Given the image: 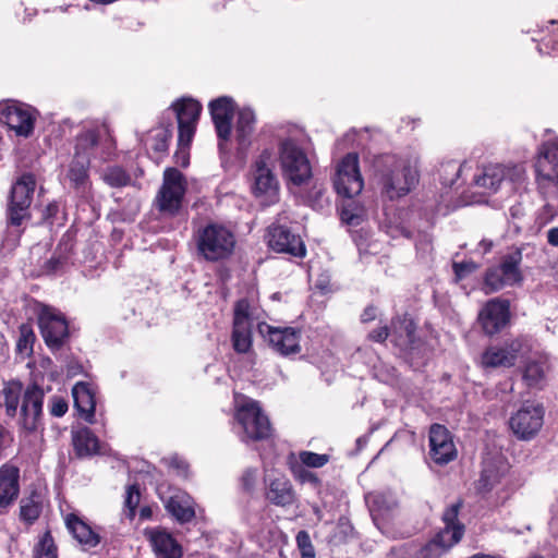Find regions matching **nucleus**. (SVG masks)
<instances>
[{
  "label": "nucleus",
  "mask_w": 558,
  "mask_h": 558,
  "mask_svg": "<svg viewBox=\"0 0 558 558\" xmlns=\"http://www.w3.org/2000/svg\"><path fill=\"white\" fill-rule=\"evenodd\" d=\"M418 179L416 161L395 155L383 157L376 172L380 194L389 201L407 196L416 186Z\"/></svg>",
  "instance_id": "f257e3e1"
},
{
  "label": "nucleus",
  "mask_w": 558,
  "mask_h": 558,
  "mask_svg": "<svg viewBox=\"0 0 558 558\" xmlns=\"http://www.w3.org/2000/svg\"><path fill=\"white\" fill-rule=\"evenodd\" d=\"M526 181L527 174L523 163H490L484 166L473 179L474 185L487 194H495L502 189L514 193L524 187Z\"/></svg>",
  "instance_id": "f03ea898"
},
{
  "label": "nucleus",
  "mask_w": 558,
  "mask_h": 558,
  "mask_svg": "<svg viewBox=\"0 0 558 558\" xmlns=\"http://www.w3.org/2000/svg\"><path fill=\"white\" fill-rule=\"evenodd\" d=\"M198 254L209 262L228 258L234 250L235 236L225 226L209 223L196 234Z\"/></svg>",
  "instance_id": "7ed1b4c3"
},
{
  "label": "nucleus",
  "mask_w": 558,
  "mask_h": 558,
  "mask_svg": "<svg viewBox=\"0 0 558 558\" xmlns=\"http://www.w3.org/2000/svg\"><path fill=\"white\" fill-rule=\"evenodd\" d=\"M279 181L274 173V159L269 150H264L252 167V192L264 206L279 201Z\"/></svg>",
  "instance_id": "20e7f679"
},
{
  "label": "nucleus",
  "mask_w": 558,
  "mask_h": 558,
  "mask_svg": "<svg viewBox=\"0 0 558 558\" xmlns=\"http://www.w3.org/2000/svg\"><path fill=\"white\" fill-rule=\"evenodd\" d=\"M282 175L294 185L305 184L312 177V167L306 154L292 140H284L279 146Z\"/></svg>",
  "instance_id": "39448f33"
},
{
  "label": "nucleus",
  "mask_w": 558,
  "mask_h": 558,
  "mask_svg": "<svg viewBox=\"0 0 558 558\" xmlns=\"http://www.w3.org/2000/svg\"><path fill=\"white\" fill-rule=\"evenodd\" d=\"M522 263L521 250H514L501 257L498 266L487 269L484 279L485 293H493L506 286H514L523 280L520 269Z\"/></svg>",
  "instance_id": "423d86ee"
},
{
  "label": "nucleus",
  "mask_w": 558,
  "mask_h": 558,
  "mask_svg": "<svg viewBox=\"0 0 558 558\" xmlns=\"http://www.w3.org/2000/svg\"><path fill=\"white\" fill-rule=\"evenodd\" d=\"M36 186L35 177L23 174L12 186L8 206V222L10 227H20L31 218L29 206Z\"/></svg>",
  "instance_id": "0eeeda50"
},
{
  "label": "nucleus",
  "mask_w": 558,
  "mask_h": 558,
  "mask_svg": "<svg viewBox=\"0 0 558 558\" xmlns=\"http://www.w3.org/2000/svg\"><path fill=\"white\" fill-rule=\"evenodd\" d=\"M235 418L243 429V441L266 439L271 434L269 420L256 401L250 400L241 404L236 409Z\"/></svg>",
  "instance_id": "6e6552de"
},
{
  "label": "nucleus",
  "mask_w": 558,
  "mask_h": 558,
  "mask_svg": "<svg viewBox=\"0 0 558 558\" xmlns=\"http://www.w3.org/2000/svg\"><path fill=\"white\" fill-rule=\"evenodd\" d=\"M535 182L537 189L544 191L551 185H558V138L541 145L534 162Z\"/></svg>",
  "instance_id": "1a4fd4ad"
},
{
  "label": "nucleus",
  "mask_w": 558,
  "mask_h": 558,
  "mask_svg": "<svg viewBox=\"0 0 558 558\" xmlns=\"http://www.w3.org/2000/svg\"><path fill=\"white\" fill-rule=\"evenodd\" d=\"M333 185L337 193L347 198H352L362 192L364 181L356 154L350 153L340 160L336 169Z\"/></svg>",
  "instance_id": "9d476101"
},
{
  "label": "nucleus",
  "mask_w": 558,
  "mask_h": 558,
  "mask_svg": "<svg viewBox=\"0 0 558 558\" xmlns=\"http://www.w3.org/2000/svg\"><path fill=\"white\" fill-rule=\"evenodd\" d=\"M544 408L539 403L526 402L511 415L509 426L520 440H531L541 430L544 423Z\"/></svg>",
  "instance_id": "9b49d317"
},
{
  "label": "nucleus",
  "mask_w": 558,
  "mask_h": 558,
  "mask_svg": "<svg viewBox=\"0 0 558 558\" xmlns=\"http://www.w3.org/2000/svg\"><path fill=\"white\" fill-rule=\"evenodd\" d=\"M0 122L16 136L29 137L35 128L36 111L27 105L8 101L0 106Z\"/></svg>",
  "instance_id": "f8f14e48"
},
{
  "label": "nucleus",
  "mask_w": 558,
  "mask_h": 558,
  "mask_svg": "<svg viewBox=\"0 0 558 558\" xmlns=\"http://www.w3.org/2000/svg\"><path fill=\"white\" fill-rule=\"evenodd\" d=\"M114 151L116 143L109 135L105 140H100L96 131L88 130L77 136L74 157L85 158L89 163L92 158L107 161L113 157Z\"/></svg>",
  "instance_id": "ddd939ff"
},
{
  "label": "nucleus",
  "mask_w": 558,
  "mask_h": 558,
  "mask_svg": "<svg viewBox=\"0 0 558 558\" xmlns=\"http://www.w3.org/2000/svg\"><path fill=\"white\" fill-rule=\"evenodd\" d=\"M186 190L183 174L175 168H168L163 173V183L157 195V205L161 211L177 213Z\"/></svg>",
  "instance_id": "4468645a"
},
{
  "label": "nucleus",
  "mask_w": 558,
  "mask_h": 558,
  "mask_svg": "<svg viewBox=\"0 0 558 558\" xmlns=\"http://www.w3.org/2000/svg\"><path fill=\"white\" fill-rule=\"evenodd\" d=\"M38 325L49 348H60L69 336L68 323L56 308L44 306L38 315Z\"/></svg>",
  "instance_id": "2eb2a0df"
},
{
  "label": "nucleus",
  "mask_w": 558,
  "mask_h": 558,
  "mask_svg": "<svg viewBox=\"0 0 558 558\" xmlns=\"http://www.w3.org/2000/svg\"><path fill=\"white\" fill-rule=\"evenodd\" d=\"M477 322L487 336L500 332L510 322V303L499 298L487 301L477 315Z\"/></svg>",
  "instance_id": "dca6fc26"
},
{
  "label": "nucleus",
  "mask_w": 558,
  "mask_h": 558,
  "mask_svg": "<svg viewBox=\"0 0 558 558\" xmlns=\"http://www.w3.org/2000/svg\"><path fill=\"white\" fill-rule=\"evenodd\" d=\"M258 330L268 344L280 355L288 356L301 351L300 331L292 327H274L268 324H259Z\"/></svg>",
  "instance_id": "f3484780"
},
{
  "label": "nucleus",
  "mask_w": 558,
  "mask_h": 558,
  "mask_svg": "<svg viewBox=\"0 0 558 558\" xmlns=\"http://www.w3.org/2000/svg\"><path fill=\"white\" fill-rule=\"evenodd\" d=\"M231 341L238 353H247L252 348V319L250 303L245 299L238 301L234 306Z\"/></svg>",
  "instance_id": "a211bd4d"
},
{
  "label": "nucleus",
  "mask_w": 558,
  "mask_h": 558,
  "mask_svg": "<svg viewBox=\"0 0 558 558\" xmlns=\"http://www.w3.org/2000/svg\"><path fill=\"white\" fill-rule=\"evenodd\" d=\"M44 390L37 385H29L21 404L20 426L28 432H36L41 425Z\"/></svg>",
  "instance_id": "6ab92c4d"
},
{
  "label": "nucleus",
  "mask_w": 558,
  "mask_h": 558,
  "mask_svg": "<svg viewBox=\"0 0 558 558\" xmlns=\"http://www.w3.org/2000/svg\"><path fill=\"white\" fill-rule=\"evenodd\" d=\"M429 454L432 460L444 465L457 458V448L450 432L442 425L434 424L429 429Z\"/></svg>",
  "instance_id": "aec40b11"
},
{
  "label": "nucleus",
  "mask_w": 558,
  "mask_h": 558,
  "mask_svg": "<svg viewBox=\"0 0 558 558\" xmlns=\"http://www.w3.org/2000/svg\"><path fill=\"white\" fill-rule=\"evenodd\" d=\"M268 246L278 252L296 257L305 256L306 250L302 239L282 226H272L268 229Z\"/></svg>",
  "instance_id": "412c9836"
},
{
  "label": "nucleus",
  "mask_w": 558,
  "mask_h": 558,
  "mask_svg": "<svg viewBox=\"0 0 558 558\" xmlns=\"http://www.w3.org/2000/svg\"><path fill=\"white\" fill-rule=\"evenodd\" d=\"M266 498L276 506H288L294 501L290 481L281 473L271 471L265 477Z\"/></svg>",
  "instance_id": "4be33fe9"
},
{
  "label": "nucleus",
  "mask_w": 558,
  "mask_h": 558,
  "mask_svg": "<svg viewBox=\"0 0 558 558\" xmlns=\"http://www.w3.org/2000/svg\"><path fill=\"white\" fill-rule=\"evenodd\" d=\"M520 350L519 341H511L501 347L487 348L481 357V364L485 368L513 366Z\"/></svg>",
  "instance_id": "5701e85b"
},
{
  "label": "nucleus",
  "mask_w": 558,
  "mask_h": 558,
  "mask_svg": "<svg viewBox=\"0 0 558 558\" xmlns=\"http://www.w3.org/2000/svg\"><path fill=\"white\" fill-rule=\"evenodd\" d=\"M210 114L220 140L227 141L231 134L234 105L231 98L220 97L209 104Z\"/></svg>",
  "instance_id": "b1692460"
},
{
  "label": "nucleus",
  "mask_w": 558,
  "mask_h": 558,
  "mask_svg": "<svg viewBox=\"0 0 558 558\" xmlns=\"http://www.w3.org/2000/svg\"><path fill=\"white\" fill-rule=\"evenodd\" d=\"M145 535L156 558H182V547L170 533L160 529H150L145 531Z\"/></svg>",
  "instance_id": "393cba45"
},
{
  "label": "nucleus",
  "mask_w": 558,
  "mask_h": 558,
  "mask_svg": "<svg viewBox=\"0 0 558 558\" xmlns=\"http://www.w3.org/2000/svg\"><path fill=\"white\" fill-rule=\"evenodd\" d=\"M507 472L508 464L501 457L485 459L482 474L477 482V489L482 493L490 492L500 484Z\"/></svg>",
  "instance_id": "a878e982"
},
{
  "label": "nucleus",
  "mask_w": 558,
  "mask_h": 558,
  "mask_svg": "<svg viewBox=\"0 0 558 558\" xmlns=\"http://www.w3.org/2000/svg\"><path fill=\"white\" fill-rule=\"evenodd\" d=\"M163 502L167 511L180 523L190 522L195 517L194 501L185 492L177 489Z\"/></svg>",
  "instance_id": "bb28decb"
},
{
  "label": "nucleus",
  "mask_w": 558,
  "mask_h": 558,
  "mask_svg": "<svg viewBox=\"0 0 558 558\" xmlns=\"http://www.w3.org/2000/svg\"><path fill=\"white\" fill-rule=\"evenodd\" d=\"M72 396L74 400V407L77 410L81 417L87 423L93 424L95 422V408L96 400L95 393L90 386L86 383H77L72 388Z\"/></svg>",
  "instance_id": "cd10ccee"
},
{
  "label": "nucleus",
  "mask_w": 558,
  "mask_h": 558,
  "mask_svg": "<svg viewBox=\"0 0 558 558\" xmlns=\"http://www.w3.org/2000/svg\"><path fill=\"white\" fill-rule=\"evenodd\" d=\"M19 469L4 464L0 468V507H8L19 495Z\"/></svg>",
  "instance_id": "c85d7f7f"
},
{
  "label": "nucleus",
  "mask_w": 558,
  "mask_h": 558,
  "mask_svg": "<svg viewBox=\"0 0 558 558\" xmlns=\"http://www.w3.org/2000/svg\"><path fill=\"white\" fill-rule=\"evenodd\" d=\"M64 522L69 532L81 545L92 548L99 544V535L75 513L66 514Z\"/></svg>",
  "instance_id": "c756f323"
},
{
  "label": "nucleus",
  "mask_w": 558,
  "mask_h": 558,
  "mask_svg": "<svg viewBox=\"0 0 558 558\" xmlns=\"http://www.w3.org/2000/svg\"><path fill=\"white\" fill-rule=\"evenodd\" d=\"M72 444L80 458L96 454L99 450V440L94 433L83 427L72 433Z\"/></svg>",
  "instance_id": "7c9ffc66"
},
{
  "label": "nucleus",
  "mask_w": 558,
  "mask_h": 558,
  "mask_svg": "<svg viewBox=\"0 0 558 558\" xmlns=\"http://www.w3.org/2000/svg\"><path fill=\"white\" fill-rule=\"evenodd\" d=\"M178 124H197L202 106L192 98H182L172 105Z\"/></svg>",
  "instance_id": "2f4dec72"
},
{
  "label": "nucleus",
  "mask_w": 558,
  "mask_h": 558,
  "mask_svg": "<svg viewBox=\"0 0 558 558\" xmlns=\"http://www.w3.org/2000/svg\"><path fill=\"white\" fill-rule=\"evenodd\" d=\"M88 168L89 162L86 161L85 158L77 159L73 157L69 168L68 178L75 190L85 192L89 186Z\"/></svg>",
  "instance_id": "473e14b6"
},
{
  "label": "nucleus",
  "mask_w": 558,
  "mask_h": 558,
  "mask_svg": "<svg viewBox=\"0 0 558 558\" xmlns=\"http://www.w3.org/2000/svg\"><path fill=\"white\" fill-rule=\"evenodd\" d=\"M22 392L23 386L20 381H9L3 386L1 396L3 398L5 413L9 416H15Z\"/></svg>",
  "instance_id": "72a5a7b5"
},
{
  "label": "nucleus",
  "mask_w": 558,
  "mask_h": 558,
  "mask_svg": "<svg viewBox=\"0 0 558 558\" xmlns=\"http://www.w3.org/2000/svg\"><path fill=\"white\" fill-rule=\"evenodd\" d=\"M366 501L369 504L371 511L377 512L378 515H384L398 506L397 498L391 493L369 494Z\"/></svg>",
  "instance_id": "f704fd0d"
},
{
  "label": "nucleus",
  "mask_w": 558,
  "mask_h": 558,
  "mask_svg": "<svg viewBox=\"0 0 558 558\" xmlns=\"http://www.w3.org/2000/svg\"><path fill=\"white\" fill-rule=\"evenodd\" d=\"M101 180L110 187H123L132 182L131 175L120 166H109L100 173Z\"/></svg>",
  "instance_id": "c9c22d12"
},
{
  "label": "nucleus",
  "mask_w": 558,
  "mask_h": 558,
  "mask_svg": "<svg viewBox=\"0 0 558 558\" xmlns=\"http://www.w3.org/2000/svg\"><path fill=\"white\" fill-rule=\"evenodd\" d=\"M256 122L255 113L250 108H243L239 111L236 121V135L241 143H244L254 130Z\"/></svg>",
  "instance_id": "e433bc0d"
},
{
  "label": "nucleus",
  "mask_w": 558,
  "mask_h": 558,
  "mask_svg": "<svg viewBox=\"0 0 558 558\" xmlns=\"http://www.w3.org/2000/svg\"><path fill=\"white\" fill-rule=\"evenodd\" d=\"M463 532V526L445 525L436 535L432 545L448 549L461 539Z\"/></svg>",
  "instance_id": "4c0bfd02"
},
{
  "label": "nucleus",
  "mask_w": 558,
  "mask_h": 558,
  "mask_svg": "<svg viewBox=\"0 0 558 558\" xmlns=\"http://www.w3.org/2000/svg\"><path fill=\"white\" fill-rule=\"evenodd\" d=\"M548 368L545 360L530 361L525 366L523 378L529 386H536L544 379Z\"/></svg>",
  "instance_id": "58836bf2"
},
{
  "label": "nucleus",
  "mask_w": 558,
  "mask_h": 558,
  "mask_svg": "<svg viewBox=\"0 0 558 558\" xmlns=\"http://www.w3.org/2000/svg\"><path fill=\"white\" fill-rule=\"evenodd\" d=\"M34 558H58L57 546L49 531H46L36 544Z\"/></svg>",
  "instance_id": "ea45409f"
},
{
  "label": "nucleus",
  "mask_w": 558,
  "mask_h": 558,
  "mask_svg": "<svg viewBox=\"0 0 558 558\" xmlns=\"http://www.w3.org/2000/svg\"><path fill=\"white\" fill-rule=\"evenodd\" d=\"M169 124L168 126H160L153 130L149 141H151V148L155 151H166L168 148L169 141L172 136V130Z\"/></svg>",
  "instance_id": "a19ab883"
},
{
  "label": "nucleus",
  "mask_w": 558,
  "mask_h": 558,
  "mask_svg": "<svg viewBox=\"0 0 558 558\" xmlns=\"http://www.w3.org/2000/svg\"><path fill=\"white\" fill-rule=\"evenodd\" d=\"M463 165L458 161L450 160L441 165L440 177L442 184L451 186L459 179Z\"/></svg>",
  "instance_id": "79ce46f5"
},
{
  "label": "nucleus",
  "mask_w": 558,
  "mask_h": 558,
  "mask_svg": "<svg viewBox=\"0 0 558 558\" xmlns=\"http://www.w3.org/2000/svg\"><path fill=\"white\" fill-rule=\"evenodd\" d=\"M300 465L308 468H322L329 461L328 454H319L312 451H301L299 453Z\"/></svg>",
  "instance_id": "37998d69"
},
{
  "label": "nucleus",
  "mask_w": 558,
  "mask_h": 558,
  "mask_svg": "<svg viewBox=\"0 0 558 558\" xmlns=\"http://www.w3.org/2000/svg\"><path fill=\"white\" fill-rule=\"evenodd\" d=\"M364 217V210L353 204L343 206L341 210V219L350 226H357L361 223Z\"/></svg>",
  "instance_id": "c03bdc74"
},
{
  "label": "nucleus",
  "mask_w": 558,
  "mask_h": 558,
  "mask_svg": "<svg viewBox=\"0 0 558 558\" xmlns=\"http://www.w3.org/2000/svg\"><path fill=\"white\" fill-rule=\"evenodd\" d=\"M35 340V335L28 325H21L20 337L16 343V348L21 353H28L32 350V344Z\"/></svg>",
  "instance_id": "a18cd8bd"
},
{
  "label": "nucleus",
  "mask_w": 558,
  "mask_h": 558,
  "mask_svg": "<svg viewBox=\"0 0 558 558\" xmlns=\"http://www.w3.org/2000/svg\"><path fill=\"white\" fill-rule=\"evenodd\" d=\"M295 539H296L298 548L301 553V558H315L316 557L315 549L312 544L310 534L306 531H300L296 534Z\"/></svg>",
  "instance_id": "49530a36"
},
{
  "label": "nucleus",
  "mask_w": 558,
  "mask_h": 558,
  "mask_svg": "<svg viewBox=\"0 0 558 558\" xmlns=\"http://www.w3.org/2000/svg\"><path fill=\"white\" fill-rule=\"evenodd\" d=\"M21 518L27 522H34L40 514V506L34 500H22Z\"/></svg>",
  "instance_id": "de8ad7c7"
},
{
  "label": "nucleus",
  "mask_w": 558,
  "mask_h": 558,
  "mask_svg": "<svg viewBox=\"0 0 558 558\" xmlns=\"http://www.w3.org/2000/svg\"><path fill=\"white\" fill-rule=\"evenodd\" d=\"M392 329L395 332H398L400 337H405L407 340L411 341L415 327L413 323L410 319L403 318V319H393L392 320Z\"/></svg>",
  "instance_id": "09e8293b"
},
{
  "label": "nucleus",
  "mask_w": 558,
  "mask_h": 558,
  "mask_svg": "<svg viewBox=\"0 0 558 558\" xmlns=\"http://www.w3.org/2000/svg\"><path fill=\"white\" fill-rule=\"evenodd\" d=\"M178 128H179L178 146L190 147V144L195 134L196 124H178Z\"/></svg>",
  "instance_id": "8fccbe9b"
},
{
  "label": "nucleus",
  "mask_w": 558,
  "mask_h": 558,
  "mask_svg": "<svg viewBox=\"0 0 558 558\" xmlns=\"http://www.w3.org/2000/svg\"><path fill=\"white\" fill-rule=\"evenodd\" d=\"M124 502L130 511L129 517L133 518L134 513H135V509L140 502V492L135 485L128 487Z\"/></svg>",
  "instance_id": "3c124183"
},
{
  "label": "nucleus",
  "mask_w": 558,
  "mask_h": 558,
  "mask_svg": "<svg viewBox=\"0 0 558 558\" xmlns=\"http://www.w3.org/2000/svg\"><path fill=\"white\" fill-rule=\"evenodd\" d=\"M292 473L296 480H299L301 483H313L317 484L318 478L316 475L306 470L304 465L295 464L292 466Z\"/></svg>",
  "instance_id": "603ef678"
},
{
  "label": "nucleus",
  "mask_w": 558,
  "mask_h": 558,
  "mask_svg": "<svg viewBox=\"0 0 558 558\" xmlns=\"http://www.w3.org/2000/svg\"><path fill=\"white\" fill-rule=\"evenodd\" d=\"M557 215L556 208L549 204L546 203L537 213L536 220L541 226H545L549 223Z\"/></svg>",
  "instance_id": "864d4df0"
},
{
  "label": "nucleus",
  "mask_w": 558,
  "mask_h": 558,
  "mask_svg": "<svg viewBox=\"0 0 558 558\" xmlns=\"http://www.w3.org/2000/svg\"><path fill=\"white\" fill-rule=\"evenodd\" d=\"M460 507H461V502L458 501V502L451 505L448 509H446V511L442 514V520H444L445 525L462 526L458 522V513H459Z\"/></svg>",
  "instance_id": "5fc2aeb1"
},
{
  "label": "nucleus",
  "mask_w": 558,
  "mask_h": 558,
  "mask_svg": "<svg viewBox=\"0 0 558 558\" xmlns=\"http://www.w3.org/2000/svg\"><path fill=\"white\" fill-rule=\"evenodd\" d=\"M68 411V402L61 397H53L50 400V413L56 417L63 416Z\"/></svg>",
  "instance_id": "6e6d98bb"
},
{
  "label": "nucleus",
  "mask_w": 558,
  "mask_h": 558,
  "mask_svg": "<svg viewBox=\"0 0 558 558\" xmlns=\"http://www.w3.org/2000/svg\"><path fill=\"white\" fill-rule=\"evenodd\" d=\"M476 268H477V266L474 263H472V262L454 263L453 264V271H454V275H456V279L457 280H461L466 275L473 272Z\"/></svg>",
  "instance_id": "4d7b16f0"
},
{
  "label": "nucleus",
  "mask_w": 558,
  "mask_h": 558,
  "mask_svg": "<svg viewBox=\"0 0 558 558\" xmlns=\"http://www.w3.org/2000/svg\"><path fill=\"white\" fill-rule=\"evenodd\" d=\"M257 481V470L250 468L242 475V485L245 490H253Z\"/></svg>",
  "instance_id": "13d9d810"
},
{
  "label": "nucleus",
  "mask_w": 558,
  "mask_h": 558,
  "mask_svg": "<svg viewBox=\"0 0 558 558\" xmlns=\"http://www.w3.org/2000/svg\"><path fill=\"white\" fill-rule=\"evenodd\" d=\"M189 147L187 146H178V149L174 154L175 163L182 167H186L189 165Z\"/></svg>",
  "instance_id": "bf43d9fd"
},
{
  "label": "nucleus",
  "mask_w": 558,
  "mask_h": 558,
  "mask_svg": "<svg viewBox=\"0 0 558 558\" xmlns=\"http://www.w3.org/2000/svg\"><path fill=\"white\" fill-rule=\"evenodd\" d=\"M389 336V329L387 326L379 327L369 333V339L376 342H384Z\"/></svg>",
  "instance_id": "052dcab7"
},
{
  "label": "nucleus",
  "mask_w": 558,
  "mask_h": 558,
  "mask_svg": "<svg viewBox=\"0 0 558 558\" xmlns=\"http://www.w3.org/2000/svg\"><path fill=\"white\" fill-rule=\"evenodd\" d=\"M547 242L551 246L558 247V227L550 228L547 231Z\"/></svg>",
  "instance_id": "680f3d73"
},
{
  "label": "nucleus",
  "mask_w": 558,
  "mask_h": 558,
  "mask_svg": "<svg viewBox=\"0 0 558 558\" xmlns=\"http://www.w3.org/2000/svg\"><path fill=\"white\" fill-rule=\"evenodd\" d=\"M376 317V308L373 306H368L364 310L363 314L361 315V320L363 323H368L374 320Z\"/></svg>",
  "instance_id": "e2e57ef3"
},
{
  "label": "nucleus",
  "mask_w": 558,
  "mask_h": 558,
  "mask_svg": "<svg viewBox=\"0 0 558 558\" xmlns=\"http://www.w3.org/2000/svg\"><path fill=\"white\" fill-rule=\"evenodd\" d=\"M170 465L173 468L182 469V475L186 474V466L183 465V462L179 461L177 458L171 459Z\"/></svg>",
  "instance_id": "0e129e2a"
},
{
  "label": "nucleus",
  "mask_w": 558,
  "mask_h": 558,
  "mask_svg": "<svg viewBox=\"0 0 558 558\" xmlns=\"http://www.w3.org/2000/svg\"><path fill=\"white\" fill-rule=\"evenodd\" d=\"M141 517L142 518H149L150 517V509L149 508H143L141 510Z\"/></svg>",
  "instance_id": "69168bd1"
}]
</instances>
